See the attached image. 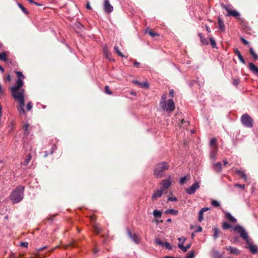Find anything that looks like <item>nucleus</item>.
<instances>
[{
  "instance_id": "3",
  "label": "nucleus",
  "mask_w": 258,
  "mask_h": 258,
  "mask_svg": "<svg viewBox=\"0 0 258 258\" xmlns=\"http://www.w3.org/2000/svg\"><path fill=\"white\" fill-rule=\"evenodd\" d=\"M24 187H17L10 195V199L13 203H18L23 198Z\"/></svg>"
},
{
  "instance_id": "47",
  "label": "nucleus",
  "mask_w": 258,
  "mask_h": 258,
  "mask_svg": "<svg viewBox=\"0 0 258 258\" xmlns=\"http://www.w3.org/2000/svg\"><path fill=\"white\" fill-rule=\"evenodd\" d=\"M210 40L211 44L212 47L213 48L216 47V41L212 38H210Z\"/></svg>"
},
{
  "instance_id": "9",
  "label": "nucleus",
  "mask_w": 258,
  "mask_h": 258,
  "mask_svg": "<svg viewBox=\"0 0 258 258\" xmlns=\"http://www.w3.org/2000/svg\"><path fill=\"white\" fill-rule=\"evenodd\" d=\"M200 188V185L198 182L194 183L190 187L186 189V192L189 195L195 194L196 190Z\"/></svg>"
},
{
  "instance_id": "53",
  "label": "nucleus",
  "mask_w": 258,
  "mask_h": 258,
  "mask_svg": "<svg viewBox=\"0 0 258 258\" xmlns=\"http://www.w3.org/2000/svg\"><path fill=\"white\" fill-rule=\"evenodd\" d=\"M20 245L26 248H27L28 246V243L27 242H21Z\"/></svg>"
},
{
  "instance_id": "18",
  "label": "nucleus",
  "mask_w": 258,
  "mask_h": 258,
  "mask_svg": "<svg viewBox=\"0 0 258 258\" xmlns=\"http://www.w3.org/2000/svg\"><path fill=\"white\" fill-rule=\"evenodd\" d=\"M226 249V250L229 251L231 253L234 254L238 255L240 253L239 250L238 249L232 246L227 247Z\"/></svg>"
},
{
  "instance_id": "4",
  "label": "nucleus",
  "mask_w": 258,
  "mask_h": 258,
  "mask_svg": "<svg viewBox=\"0 0 258 258\" xmlns=\"http://www.w3.org/2000/svg\"><path fill=\"white\" fill-rule=\"evenodd\" d=\"M234 230L237 231L239 234L240 236L245 241L247 244L249 243L248 234L242 226L237 225L234 227Z\"/></svg>"
},
{
  "instance_id": "48",
  "label": "nucleus",
  "mask_w": 258,
  "mask_h": 258,
  "mask_svg": "<svg viewBox=\"0 0 258 258\" xmlns=\"http://www.w3.org/2000/svg\"><path fill=\"white\" fill-rule=\"evenodd\" d=\"M32 108V103L31 102H29L28 103L27 105V106H26V109H27V111H30V110H31Z\"/></svg>"
},
{
  "instance_id": "14",
  "label": "nucleus",
  "mask_w": 258,
  "mask_h": 258,
  "mask_svg": "<svg viewBox=\"0 0 258 258\" xmlns=\"http://www.w3.org/2000/svg\"><path fill=\"white\" fill-rule=\"evenodd\" d=\"M222 164L220 162H217L213 164V169L216 172H220L222 170Z\"/></svg>"
},
{
  "instance_id": "1",
  "label": "nucleus",
  "mask_w": 258,
  "mask_h": 258,
  "mask_svg": "<svg viewBox=\"0 0 258 258\" xmlns=\"http://www.w3.org/2000/svg\"><path fill=\"white\" fill-rule=\"evenodd\" d=\"M15 72L17 75L18 79L16 81V85L11 88V92L14 99L19 103L18 107L19 112L25 114V110L24 109L25 90L22 89V87L24 85L23 80L25 77L21 72L15 71Z\"/></svg>"
},
{
  "instance_id": "28",
  "label": "nucleus",
  "mask_w": 258,
  "mask_h": 258,
  "mask_svg": "<svg viewBox=\"0 0 258 258\" xmlns=\"http://www.w3.org/2000/svg\"><path fill=\"white\" fill-rule=\"evenodd\" d=\"M190 178L189 175L185 176L181 178L180 179V183L181 184H184L187 180H189Z\"/></svg>"
},
{
  "instance_id": "33",
  "label": "nucleus",
  "mask_w": 258,
  "mask_h": 258,
  "mask_svg": "<svg viewBox=\"0 0 258 258\" xmlns=\"http://www.w3.org/2000/svg\"><path fill=\"white\" fill-rule=\"evenodd\" d=\"M93 228L94 231L96 234H98L100 232H101V229L100 228V227L98 225H97L96 224L93 225Z\"/></svg>"
},
{
  "instance_id": "29",
  "label": "nucleus",
  "mask_w": 258,
  "mask_h": 258,
  "mask_svg": "<svg viewBox=\"0 0 258 258\" xmlns=\"http://www.w3.org/2000/svg\"><path fill=\"white\" fill-rule=\"evenodd\" d=\"M29 126V124L28 123H26V124H24V125L23 126V128L24 129V135L25 136H27L29 135L30 133L28 131Z\"/></svg>"
},
{
  "instance_id": "5",
  "label": "nucleus",
  "mask_w": 258,
  "mask_h": 258,
  "mask_svg": "<svg viewBox=\"0 0 258 258\" xmlns=\"http://www.w3.org/2000/svg\"><path fill=\"white\" fill-rule=\"evenodd\" d=\"M160 106L162 109L167 111L172 112L175 108L174 102L171 99H169L167 103L160 102Z\"/></svg>"
},
{
  "instance_id": "6",
  "label": "nucleus",
  "mask_w": 258,
  "mask_h": 258,
  "mask_svg": "<svg viewBox=\"0 0 258 258\" xmlns=\"http://www.w3.org/2000/svg\"><path fill=\"white\" fill-rule=\"evenodd\" d=\"M242 123L246 127L250 128L253 126V119L247 114H244L241 117Z\"/></svg>"
},
{
  "instance_id": "44",
  "label": "nucleus",
  "mask_w": 258,
  "mask_h": 258,
  "mask_svg": "<svg viewBox=\"0 0 258 258\" xmlns=\"http://www.w3.org/2000/svg\"><path fill=\"white\" fill-rule=\"evenodd\" d=\"M234 187L239 188L241 189L242 190H243L245 188V185L244 184H240L238 183H236L234 185Z\"/></svg>"
},
{
  "instance_id": "40",
  "label": "nucleus",
  "mask_w": 258,
  "mask_h": 258,
  "mask_svg": "<svg viewBox=\"0 0 258 258\" xmlns=\"http://www.w3.org/2000/svg\"><path fill=\"white\" fill-rule=\"evenodd\" d=\"M195 256V252L193 250L190 251L187 253L185 258H194Z\"/></svg>"
},
{
  "instance_id": "35",
  "label": "nucleus",
  "mask_w": 258,
  "mask_h": 258,
  "mask_svg": "<svg viewBox=\"0 0 258 258\" xmlns=\"http://www.w3.org/2000/svg\"><path fill=\"white\" fill-rule=\"evenodd\" d=\"M104 53L105 55V57L108 59H110V56L111 54L110 52L108 51L107 48H104L103 49Z\"/></svg>"
},
{
  "instance_id": "52",
  "label": "nucleus",
  "mask_w": 258,
  "mask_h": 258,
  "mask_svg": "<svg viewBox=\"0 0 258 258\" xmlns=\"http://www.w3.org/2000/svg\"><path fill=\"white\" fill-rule=\"evenodd\" d=\"M168 201L176 202L177 201V199L176 197H169L168 198Z\"/></svg>"
},
{
  "instance_id": "37",
  "label": "nucleus",
  "mask_w": 258,
  "mask_h": 258,
  "mask_svg": "<svg viewBox=\"0 0 258 258\" xmlns=\"http://www.w3.org/2000/svg\"><path fill=\"white\" fill-rule=\"evenodd\" d=\"M249 52L250 54L253 56L254 59H258V55L255 53L253 49L252 48H250L249 49Z\"/></svg>"
},
{
  "instance_id": "16",
  "label": "nucleus",
  "mask_w": 258,
  "mask_h": 258,
  "mask_svg": "<svg viewBox=\"0 0 258 258\" xmlns=\"http://www.w3.org/2000/svg\"><path fill=\"white\" fill-rule=\"evenodd\" d=\"M249 69L254 74H258V68L253 63H249Z\"/></svg>"
},
{
  "instance_id": "46",
  "label": "nucleus",
  "mask_w": 258,
  "mask_h": 258,
  "mask_svg": "<svg viewBox=\"0 0 258 258\" xmlns=\"http://www.w3.org/2000/svg\"><path fill=\"white\" fill-rule=\"evenodd\" d=\"M163 246H165L168 249L171 250L172 249V247L170 245L169 242H164Z\"/></svg>"
},
{
  "instance_id": "36",
  "label": "nucleus",
  "mask_w": 258,
  "mask_h": 258,
  "mask_svg": "<svg viewBox=\"0 0 258 258\" xmlns=\"http://www.w3.org/2000/svg\"><path fill=\"white\" fill-rule=\"evenodd\" d=\"M114 52L116 53L119 56L121 57H124V55L121 53V52L119 50L118 47L117 46H114Z\"/></svg>"
},
{
  "instance_id": "57",
  "label": "nucleus",
  "mask_w": 258,
  "mask_h": 258,
  "mask_svg": "<svg viewBox=\"0 0 258 258\" xmlns=\"http://www.w3.org/2000/svg\"><path fill=\"white\" fill-rule=\"evenodd\" d=\"M174 91L173 89H171V90H170L169 95H170L171 97H174Z\"/></svg>"
},
{
  "instance_id": "17",
  "label": "nucleus",
  "mask_w": 258,
  "mask_h": 258,
  "mask_svg": "<svg viewBox=\"0 0 258 258\" xmlns=\"http://www.w3.org/2000/svg\"><path fill=\"white\" fill-rule=\"evenodd\" d=\"M213 230L214 232L213 235V238L214 239H216L221 234V231L218 227H214Z\"/></svg>"
},
{
  "instance_id": "63",
  "label": "nucleus",
  "mask_w": 258,
  "mask_h": 258,
  "mask_svg": "<svg viewBox=\"0 0 258 258\" xmlns=\"http://www.w3.org/2000/svg\"><path fill=\"white\" fill-rule=\"evenodd\" d=\"M209 210V208H203L201 209L202 211L204 213L205 212H206Z\"/></svg>"
},
{
  "instance_id": "54",
  "label": "nucleus",
  "mask_w": 258,
  "mask_h": 258,
  "mask_svg": "<svg viewBox=\"0 0 258 258\" xmlns=\"http://www.w3.org/2000/svg\"><path fill=\"white\" fill-rule=\"evenodd\" d=\"M4 80H5V81L11 82V78L10 75H7V76L4 78Z\"/></svg>"
},
{
  "instance_id": "10",
  "label": "nucleus",
  "mask_w": 258,
  "mask_h": 258,
  "mask_svg": "<svg viewBox=\"0 0 258 258\" xmlns=\"http://www.w3.org/2000/svg\"><path fill=\"white\" fill-rule=\"evenodd\" d=\"M164 191L163 189H161V188L160 189L156 190L154 191L151 199L153 201H155L157 200L158 198H160L162 196L163 194Z\"/></svg>"
},
{
  "instance_id": "13",
  "label": "nucleus",
  "mask_w": 258,
  "mask_h": 258,
  "mask_svg": "<svg viewBox=\"0 0 258 258\" xmlns=\"http://www.w3.org/2000/svg\"><path fill=\"white\" fill-rule=\"evenodd\" d=\"M234 54L237 55L240 60V61L243 64L245 63V61L242 55L241 54L240 52L238 50L237 48H234Z\"/></svg>"
},
{
  "instance_id": "61",
  "label": "nucleus",
  "mask_w": 258,
  "mask_h": 258,
  "mask_svg": "<svg viewBox=\"0 0 258 258\" xmlns=\"http://www.w3.org/2000/svg\"><path fill=\"white\" fill-rule=\"evenodd\" d=\"M47 246H44V247H41L40 248H39L38 249V251L39 252H40V251H42V250H43L44 249L46 248Z\"/></svg>"
},
{
  "instance_id": "15",
  "label": "nucleus",
  "mask_w": 258,
  "mask_h": 258,
  "mask_svg": "<svg viewBox=\"0 0 258 258\" xmlns=\"http://www.w3.org/2000/svg\"><path fill=\"white\" fill-rule=\"evenodd\" d=\"M212 258H224V253H221L218 250H213L212 253Z\"/></svg>"
},
{
  "instance_id": "25",
  "label": "nucleus",
  "mask_w": 258,
  "mask_h": 258,
  "mask_svg": "<svg viewBox=\"0 0 258 258\" xmlns=\"http://www.w3.org/2000/svg\"><path fill=\"white\" fill-rule=\"evenodd\" d=\"M145 32H146V33H148L152 37H154L155 36L159 35L157 33L152 31L151 29H146L145 30Z\"/></svg>"
},
{
  "instance_id": "19",
  "label": "nucleus",
  "mask_w": 258,
  "mask_h": 258,
  "mask_svg": "<svg viewBox=\"0 0 258 258\" xmlns=\"http://www.w3.org/2000/svg\"><path fill=\"white\" fill-rule=\"evenodd\" d=\"M134 83L139 86L140 87L142 88H148L149 87V84L147 82H140L138 81H134Z\"/></svg>"
},
{
  "instance_id": "51",
  "label": "nucleus",
  "mask_w": 258,
  "mask_h": 258,
  "mask_svg": "<svg viewBox=\"0 0 258 258\" xmlns=\"http://www.w3.org/2000/svg\"><path fill=\"white\" fill-rule=\"evenodd\" d=\"M240 40L241 41V42L245 45H248L249 44V42L248 41H247L246 40H245L244 38L243 37H241L240 38Z\"/></svg>"
},
{
  "instance_id": "59",
  "label": "nucleus",
  "mask_w": 258,
  "mask_h": 258,
  "mask_svg": "<svg viewBox=\"0 0 258 258\" xmlns=\"http://www.w3.org/2000/svg\"><path fill=\"white\" fill-rule=\"evenodd\" d=\"M86 8L87 9H89V10H90L91 9V7L90 5V3L89 2H88L87 5H86Z\"/></svg>"
},
{
  "instance_id": "42",
  "label": "nucleus",
  "mask_w": 258,
  "mask_h": 258,
  "mask_svg": "<svg viewBox=\"0 0 258 258\" xmlns=\"http://www.w3.org/2000/svg\"><path fill=\"white\" fill-rule=\"evenodd\" d=\"M155 242L157 245H161L162 246H163L164 243L161 240H160L158 238L156 239Z\"/></svg>"
},
{
  "instance_id": "58",
  "label": "nucleus",
  "mask_w": 258,
  "mask_h": 258,
  "mask_svg": "<svg viewBox=\"0 0 258 258\" xmlns=\"http://www.w3.org/2000/svg\"><path fill=\"white\" fill-rule=\"evenodd\" d=\"M134 66H135V67H137V68H139V66H140V63H139V62H137V61H135V62H134Z\"/></svg>"
},
{
  "instance_id": "49",
  "label": "nucleus",
  "mask_w": 258,
  "mask_h": 258,
  "mask_svg": "<svg viewBox=\"0 0 258 258\" xmlns=\"http://www.w3.org/2000/svg\"><path fill=\"white\" fill-rule=\"evenodd\" d=\"M166 99H167L166 95L165 94H163L161 97V100L160 102H162V103L166 102Z\"/></svg>"
},
{
  "instance_id": "38",
  "label": "nucleus",
  "mask_w": 258,
  "mask_h": 258,
  "mask_svg": "<svg viewBox=\"0 0 258 258\" xmlns=\"http://www.w3.org/2000/svg\"><path fill=\"white\" fill-rule=\"evenodd\" d=\"M222 227V228L224 230L228 229L230 228H231V225L226 222H225L223 223Z\"/></svg>"
},
{
  "instance_id": "30",
  "label": "nucleus",
  "mask_w": 258,
  "mask_h": 258,
  "mask_svg": "<svg viewBox=\"0 0 258 258\" xmlns=\"http://www.w3.org/2000/svg\"><path fill=\"white\" fill-rule=\"evenodd\" d=\"M0 60L4 61H7L8 60L6 52H3L1 53H0Z\"/></svg>"
},
{
  "instance_id": "60",
  "label": "nucleus",
  "mask_w": 258,
  "mask_h": 258,
  "mask_svg": "<svg viewBox=\"0 0 258 258\" xmlns=\"http://www.w3.org/2000/svg\"><path fill=\"white\" fill-rule=\"evenodd\" d=\"M91 221L92 222L95 221L96 220V218L95 216H92L90 217Z\"/></svg>"
},
{
  "instance_id": "39",
  "label": "nucleus",
  "mask_w": 258,
  "mask_h": 258,
  "mask_svg": "<svg viewBox=\"0 0 258 258\" xmlns=\"http://www.w3.org/2000/svg\"><path fill=\"white\" fill-rule=\"evenodd\" d=\"M18 5L25 14L28 15L29 14L27 10L25 7H24L22 4L18 3Z\"/></svg>"
},
{
  "instance_id": "31",
  "label": "nucleus",
  "mask_w": 258,
  "mask_h": 258,
  "mask_svg": "<svg viewBox=\"0 0 258 258\" xmlns=\"http://www.w3.org/2000/svg\"><path fill=\"white\" fill-rule=\"evenodd\" d=\"M162 213L157 210H155L153 211V215L156 218H160L162 216Z\"/></svg>"
},
{
  "instance_id": "62",
  "label": "nucleus",
  "mask_w": 258,
  "mask_h": 258,
  "mask_svg": "<svg viewBox=\"0 0 258 258\" xmlns=\"http://www.w3.org/2000/svg\"><path fill=\"white\" fill-rule=\"evenodd\" d=\"M31 4H35V5H36L37 6H42V4H41L40 3H38L35 2L34 1V3H31Z\"/></svg>"
},
{
  "instance_id": "43",
  "label": "nucleus",
  "mask_w": 258,
  "mask_h": 258,
  "mask_svg": "<svg viewBox=\"0 0 258 258\" xmlns=\"http://www.w3.org/2000/svg\"><path fill=\"white\" fill-rule=\"evenodd\" d=\"M211 205L215 207H219L220 206V204L216 200H212L211 202Z\"/></svg>"
},
{
  "instance_id": "27",
  "label": "nucleus",
  "mask_w": 258,
  "mask_h": 258,
  "mask_svg": "<svg viewBox=\"0 0 258 258\" xmlns=\"http://www.w3.org/2000/svg\"><path fill=\"white\" fill-rule=\"evenodd\" d=\"M185 240H186V238H183V241L182 242V243H179L178 244V246L179 248L184 252H186L187 251V249L186 248V246H184L183 245V243L185 241Z\"/></svg>"
},
{
  "instance_id": "7",
  "label": "nucleus",
  "mask_w": 258,
  "mask_h": 258,
  "mask_svg": "<svg viewBox=\"0 0 258 258\" xmlns=\"http://www.w3.org/2000/svg\"><path fill=\"white\" fill-rule=\"evenodd\" d=\"M221 6L223 9H225L227 12V16H233L236 18H238L240 16V14L237 11L231 10L230 6L222 4Z\"/></svg>"
},
{
  "instance_id": "34",
  "label": "nucleus",
  "mask_w": 258,
  "mask_h": 258,
  "mask_svg": "<svg viewBox=\"0 0 258 258\" xmlns=\"http://www.w3.org/2000/svg\"><path fill=\"white\" fill-rule=\"evenodd\" d=\"M217 139L216 138H213L210 141V146L213 148L214 147H217L216 145Z\"/></svg>"
},
{
  "instance_id": "23",
  "label": "nucleus",
  "mask_w": 258,
  "mask_h": 258,
  "mask_svg": "<svg viewBox=\"0 0 258 258\" xmlns=\"http://www.w3.org/2000/svg\"><path fill=\"white\" fill-rule=\"evenodd\" d=\"M218 24L220 29L222 31H224L225 30V25L222 19L220 17H218Z\"/></svg>"
},
{
  "instance_id": "2",
  "label": "nucleus",
  "mask_w": 258,
  "mask_h": 258,
  "mask_svg": "<svg viewBox=\"0 0 258 258\" xmlns=\"http://www.w3.org/2000/svg\"><path fill=\"white\" fill-rule=\"evenodd\" d=\"M169 165L167 162H163L158 163L154 169V175L156 178H162L165 176L164 172L168 170Z\"/></svg>"
},
{
  "instance_id": "12",
  "label": "nucleus",
  "mask_w": 258,
  "mask_h": 258,
  "mask_svg": "<svg viewBox=\"0 0 258 258\" xmlns=\"http://www.w3.org/2000/svg\"><path fill=\"white\" fill-rule=\"evenodd\" d=\"M128 235L132 238L136 243H140V239L136 234H132L131 232L128 230L127 231Z\"/></svg>"
},
{
  "instance_id": "64",
  "label": "nucleus",
  "mask_w": 258,
  "mask_h": 258,
  "mask_svg": "<svg viewBox=\"0 0 258 258\" xmlns=\"http://www.w3.org/2000/svg\"><path fill=\"white\" fill-rule=\"evenodd\" d=\"M206 29L209 33L211 32V29L210 27L207 25H206Z\"/></svg>"
},
{
  "instance_id": "11",
  "label": "nucleus",
  "mask_w": 258,
  "mask_h": 258,
  "mask_svg": "<svg viewBox=\"0 0 258 258\" xmlns=\"http://www.w3.org/2000/svg\"><path fill=\"white\" fill-rule=\"evenodd\" d=\"M161 184L162 187H161V189H163L164 191L170 187L171 185V181L169 179H165L162 181Z\"/></svg>"
},
{
  "instance_id": "56",
  "label": "nucleus",
  "mask_w": 258,
  "mask_h": 258,
  "mask_svg": "<svg viewBox=\"0 0 258 258\" xmlns=\"http://www.w3.org/2000/svg\"><path fill=\"white\" fill-rule=\"evenodd\" d=\"M233 84L235 86L239 84V80L236 79L233 80Z\"/></svg>"
},
{
  "instance_id": "26",
  "label": "nucleus",
  "mask_w": 258,
  "mask_h": 258,
  "mask_svg": "<svg viewBox=\"0 0 258 258\" xmlns=\"http://www.w3.org/2000/svg\"><path fill=\"white\" fill-rule=\"evenodd\" d=\"M165 213L166 214H172L173 215H177L178 214V211L174 209H168L165 211Z\"/></svg>"
},
{
  "instance_id": "21",
  "label": "nucleus",
  "mask_w": 258,
  "mask_h": 258,
  "mask_svg": "<svg viewBox=\"0 0 258 258\" xmlns=\"http://www.w3.org/2000/svg\"><path fill=\"white\" fill-rule=\"evenodd\" d=\"M225 217L230 221L233 223H236L237 220L233 217L229 213L226 212L225 214Z\"/></svg>"
},
{
  "instance_id": "50",
  "label": "nucleus",
  "mask_w": 258,
  "mask_h": 258,
  "mask_svg": "<svg viewBox=\"0 0 258 258\" xmlns=\"http://www.w3.org/2000/svg\"><path fill=\"white\" fill-rule=\"evenodd\" d=\"M201 41L204 44H209L208 40L207 39L204 38V37L203 38H202V39L201 40Z\"/></svg>"
},
{
  "instance_id": "22",
  "label": "nucleus",
  "mask_w": 258,
  "mask_h": 258,
  "mask_svg": "<svg viewBox=\"0 0 258 258\" xmlns=\"http://www.w3.org/2000/svg\"><path fill=\"white\" fill-rule=\"evenodd\" d=\"M248 244H249V247L250 252L252 254H256L258 251L257 246L256 245H254L251 244H250V243Z\"/></svg>"
},
{
  "instance_id": "55",
  "label": "nucleus",
  "mask_w": 258,
  "mask_h": 258,
  "mask_svg": "<svg viewBox=\"0 0 258 258\" xmlns=\"http://www.w3.org/2000/svg\"><path fill=\"white\" fill-rule=\"evenodd\" d=\"M202 230H203V229H202V227L200 226H199L198 227L197 229L196 230H195V232H201V231H202Z\"/></svg>"
},
{
  "instance_id": "32",
  "label": "nucleus",
  "mask_w": 258,
  "mask_h": 258,
  "mask_svg": "<svg viewBox=\"0 0 258 258\" xmlns=\"http://www.w3.org/2000/svg\"><path fill=\"white\" fill-rule=\"evenodd\" d=\"M31 159H32V156H31V154H28L26 156L25 161H24V165H27Z\"/></svg>"
},
{
  "instance_id": "41",
  "label": "nucleus",
  "mask_w": 258,
  "mask_h": 258,
  "mask_svg": "<svg viewBox=\"0 0 258 258\" xmlns=\"http://www.w3.org/2000/svg\"><path fill=\"white\" fill-rule=\"evenodd\" d=\"M203 214H204V212H203V211H202L201 210L199 213L198 220H199V222H201L203 220V219H204Z\"/></svg>"
},
{
  "instance_id": "24",
  "label": "nucleus",
  "mask_w": 258,
  "mask_h": 258,
  "mask_svg": "<svg viewBox=\"0 0 258 258\" xmlns=\"http://www.w3.org/2000/svg\"><path fill=\"white\" fill-rule=\"evenodd\" d=\"M218 150L217 147H214L212 149L210 153V157L212 159H215L216 157V154Z\"/></svg>"
},
{
  "instance_id": "8",
  "label": "nucleus",
  "mask_w": 258,
  "mask_h": 258,
  "mask_svg": "<svg viewBox=\"0 0 258 258\" xmlns=\"http://www.w3.org/2000/svg\"><path fill=\"white\" fill-rule=\"evenodd\" d=\"M103 9L105 13H111L113 11V7L110 4L109 0H104L103 3Z\"/></svg>"
},
{
  "instance_id": "45",
  "label": "nucleus",
  "mask_w": 258,
  "mask_h": 258,
  "mask_svg": "<svg viewBox=\"0 0 258 258\" xmlns=\"http://www.w3.org/2000/svg\"><path fill=\"white\" fill-rule=\"evenodd\" d=\"M105 92L106 94L111 95L112 92L110 91V88L108 86H106L105 87Z\"/></svg>"
},
{
  "instance_id": "20",
  "label": "nucleus",
  "mask_w": 258,
  "mask_h": 258,
  "mask_svg": "<svg viewBox=\"0 0 258 258\" xmlns=\"http://www.w3.org/2000/svg\"><path fill=\"white\" fill-rule=\"evenodd\" d=\"M235 173L241 178H242L244 181L247 180V176L245 174V173L241 170L238 169L236 170Z\"/></svg>"
}]
</instances>
